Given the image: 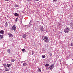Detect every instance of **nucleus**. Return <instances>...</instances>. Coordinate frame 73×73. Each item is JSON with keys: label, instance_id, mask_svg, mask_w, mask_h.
I'll use <instances>...</instances> for the list:
<instances>
[{"label": "nucleus", "instance_id": "obj_27", "mask_svg": "<svg viewBox=\"0 0 73 73\" xmlns=\"http://www.w3.org/2000/svg\"><path fill=\"white\" fill-rule=\"evenodd\" d=\"M15 27V25H14L12 27V28H14Z\"/></svg>", "mask_w": 73, "mask_h": 73}, {"label": "nucleus", "instance_id": "obj_25", "mask_svg": "<svg viewBox=\"0 0 73 73\" xmlns=\"http://www.w3.org/2000/svg\"><path fill=\"white\" fill-rule=\"evenodd\" d=\"M25 49H22V52H24V51H25Z\"/></svg>", "mask_w": 73, "mask_h": 73}, {"label": "nucleus", "instance_id": "obj_9", "mask_svg": "<svg viewBox=\"0 0 73 73\" xmlns=\"http://www.w3.org/2000/svg\"><path fill=\"white\" fill-rule=\"evenodd\" d=\"M19 14H17V13H15L14 15L15 16H19Z\"/></svg>", "mask_w": 73, "mask_h": 73}, {"label": "nucleus", "instance_id": "obj_3", "mask_svg": "<svg viewBox=\"0 0 73 73\" xmlns=\"http://www.w3.org/2000/svg\"><path fill=\"white\" fill-rule=\"evenodd\" d=\"M54 66V64H52L49 67L48 69H49V70H52V69H53Z\"/></svg>", "mask_w": 73, "mask_h": 73}, {"label": "nucleus", "instance_id": "obj_30", "mask_svg": "<svg viewBox=\"0 0 73 73\" xmlns=\"http://www.w3.org/2000/svg\"><path fill=\"white\" fill-rule=\"evenodd\" d=\"M71 46H73V43H72L71 44Z\"/></svg>", "mask_w": 73, "mask_h": 73}, {"label": "nucleus", "instance_id": "obj_16", "mask_svg": "<svg viewBox=\"0 0 73 73\" xmlns=\"http://www.w3.org/2000/svg\"><path fill=\"white\" fill-rule=\"evenodd\" d=\"M3 38V35H0V39L1 40V39H2Z\"/></svg>", "mask_w": 73, "mask_h": 73}, {"label": "nucleus", "instance_id": "obj_21", "mask_svg": "<svg viewBox=\"0 0 73 73\" xmlns=\"http://www.w3.org/2000/svg\"><path fill=\"white\" fill-rule=\"evenodd\" d=\"M7 67H9V66H10V64H7Z\"/></svg>", "mask_w": 73, "mask_h": 73}, {"label": "nucleus", "instance_id": "obj_11", "mask_svg": "<svg viewBox=\"0 0 73 73\" xmlns=\"http://www.w3.org/2000/svg\"><path fill=\"white\" fill-rule=\"evenodd\" d=\"M31 20H30V21L29 22V25H26V26L27 27V28H28V27H30V25H29L30 24H31Z\"/></svg>", "mask_w": 73, "mask_h": 73}, {"label": "nucleus", "instance_id": "obj_18", "mask_svg": "<svg viewBox=\"0 0 73 73\" xmlns=\"http://www.w3.org/2000/svg\"><path fill=\"white\" fill-rule=\"evenodd\" d=\"M27 63H24L23 64V66H25L27 65Z\"/></svg>", "mask_w": 73, "mask_h": 73}, {"label": "nucleus", "instance_id": "obj_7", "mask_svg": "<svg viewBox=\"0 0 73 73\" xmlns=\"http://www.w3.org/2000/svg\"><path fill=\"white\" fill-rule=\"evenodd\" d=\"M4 33V31L3 30L0 31V34H3Z\"/></svg>", "mask_w": 73, "mask_h": 73}, {"label": "nucleus", "instance_id": "obj_10", "mask_svg": "<svg viewBox=\"0 0 73 73\" xmlns=\"http://www.w3.org/2000/svg\"><path fill=\"white\" fill-rule=\"evenodd\" d=\"M38 72H41V68H39L38 70Z\"/></svg>", "mask_w": 73, "mask_h": 73}, {"label": "nucleus", "instance_id": "obj_19", "mask_svg": "<svg viewBox=\"0 0 73 73\" xmlns=\"http://www.w3.org/2000/svg\"><path fill=\"white\" fill-rule=\"evenodd\" d=\"M45 57H46V56L45 55H42V58H45Z\"/></svg>", "mask_w": 73, "mask_h": 73}, {"label": "nucleus", "instance_id": "obj_8", "mask_svg": "<svg viewBox=\"0 0 73 73\" xmlns=\"http://www.w3.org/2000/svg\"><path fill=\"white\" fill-rule=\"evenodd\" d=\"M70 25L71 27L73 29V23L71 22L70 23Z\"/></svg>", "mask_w": 73, "mask_h": 73}, {"label": "nucleus", "instance_id": "obj_24", "mask_svg": "<svg viewBox=\"0 0 73 73\" xmlns=\"http://www.w3.org/2000/svg\"><path fill=\"white\" fill-rule=\"evenodd\" d=\"M11 62H14V61H15V60L14 59H11Z\"/></svg>", "mask_w": 73, "mask_h": 73}, {"label": "nucleus", "instance_id": "obj_35", "mask_svg": "<svg viewBox=\"0 0 73 73\" xmlns=\"http://www.w3.org/2000/svg\"><path fill=\"white\" fill-rule=\"evenodd\" d=\"M5 65H6L5 64V65H4V66H5Z\"/></svg>", "mask_w": 73, "mask_h": 73}, {"label": "nucleus", "instance_id": "obj_31", "mask_svg": "<svg viewBox=\"0 0 73 73\" xmlns=\"http://www.w3.org/2000/svg\"><path fill=\"white\" fill-rule=\"evenodd\" d=\"M5 1H8V0H4Z\"/></svg>", "mask_w": 73, "mask_h": 73}, {"label": "nucleus", "instance_id": "obj_20", "mask_svg": "<svg viewBox=\"0 0 73 73\" xmlns=\"http://www.w3.org/2000/svg\"><path fill=\"white\" fill-rule=\"evenodd\" d=\"M49 55H50V56H52V53H49Z\"/></svg>", "mask_w": 73, "mask_h": 73}, {"label": "nucleus", "instance_id": "obj_36", "mask_svg": "<svg viewBox=\"0 0 73 73\" xmlns=\"http://www.w3.org/2000/svg\"><path fill=\"white\" fill-rule=\"evenodd\" d=\"M0 61H1V59H0Z\"/></svg>", "mask_w": 73, "mask_h": 73}, {"label": "nucleus", "instance_id": "obj_4", "mask_svg": "<svg viewBox=\"0 0 73 73\" xmlns=\"http://www.w3.org/2000/svg\"><path fill=\"white\" fill-rule=\"evenodd\" d=\"M39 31H42V32H43V31H44V28L41 26L40 28H39Z\"/></svg>", "mask_w": 73, "mask_h": 73}, {"label": "nucleus", "instance_id": "obj_29", "mask_svg": "<svg viewBox=\"0 0 73 73\" xmlns=\"http://www.w3.org/2000/svg\"><path fill=\"white\" fill-rule=\"evenodd\" d=\"M36 1H40V0H35Z\"/></svg>", "mask_w": 73, "mask_h": 73}, {"label": "nucleus", "instance_id": "obj_2", "mask_svg": "<svg viewBox=\"0 0 73 73\" xmlns=\"http://www.w3.org/2000/svg\"><path fill=\"white\" fill-rule=\"evenodd\" d=\"M70 31V28L69 27H66L65 28L64 30V32L66 33H68V32H69Z\"/></svg>", "mask_w": 73, "mask_h": 73}, {"label": "nucleus", "instance_id": "obj_14", "mask_svg": "<svg viewBox=\"0 0 73 73\" xmlns=\"http://www.w3.org/2000/svg\"><path fill=\"white\" fill-rule=\"evenodd\" d=\"M5 27H8V23L7 22H6L5 23Z\"/></svg>", "mask_w": 73, "mask_h": 73}, {"label": "nucleus", "instance_id": "obj_34", "mask_svg": "<svg viewBox=\"0 0 73 73\" xmlns=\"http://www.w3.org/2000/svg\"><path fill=\"white\" fill-rule=\"evenodd\" d=\"M36 24H37V23H36Z\"/></svg>", "mask_w": 73, "mask_h": 73}, {"label": "nucleus", "instance_id": "obj_15", "mask_svg": "<svg viewBox=\"0 0 73 73\" xmlns=\"http://www.w3.org/2000/svg\"><path fill=\"white\" fill-rule=\"evenodd\" d=\"M7 52L9 54H10L11 53V49H8L7 50Z\"/></svg>", "mask_w": 73, "mask_h": 73}, {"label": "nucleus", "instance_id": "obj_13", "mask_svg": "<svg viewBox=\"0 0 73 73\" xmlns=\"http://www.w3.org/2000/svg\"><path fill=\"white\" fill-rule=\"evenodd\" d=\"M49 64L47 63L46 64H45V66H46V69H48V68H47V67L48 66H49Z\"/></svg>", "mask_w": 73, "mask_h": 73}, {"label": "nucleus", "instance_id": "obj_32", "mask_svg": "<svg viewBox=\"0 0 73 73\" xmlns=\"http://www.w3.org/2000/svg\"><path fill=\"white\" fill-rule=\"evenodd\" d=\"M10 66H11V65H12V64H10Z\"/></svg>", "mask_w": 73, "mask_h": 73}, {"label": "nucleus", "instance_id": "obj_6", "mask_svg": "<svg viewBox=\"0 0 73 73\" xmlns=\"http://www.w3.org/2000/svg\"><path fill=\"white\" fill-rule=\"evenodd\" d=\"M16 27H12L11 30L12 31H13V30H14V31H16Z\"/></svg>", "mask_w": 73, "mask_h": 73}, {"label": "nucleus", "instance_id": "obj_17", "mask_svg": "<svg viewBox=\"0 0 73 73\" xmlns=\"http://www.w3.org/2000/svg\"><path fill=\"white\" fill-rule=\"evenodd\" d=\"M5 72H7V71H9V69L5 68Z\"/></svg>", "mask_w": 73, "mask_h": 73}, {"label": "nucleus", "instance_id": "obj_28", "mask_svg": "<svg viewBox=\"0 0 73 73\" xmlns=\"http://www.w3.org/2000/svg\"><path fill=\"white\" fill-rule=\"evenodd\" d=\"M18 20V18H17L16 19L15 21H17Z\"/></svg>", "mask_w": 73, "mask_h": 73}, {"label": "nucleus", "instance_id": "obj_33", "mask_svg": "<svg viewBox=\"0 0 73 73\" xmlns=\"http://www.w3.org/2000/svg\"><path fill=\"white\" fill-rule=\"evenodd\" d=\"M29 1H32V0H28Z\"/></svg>", "mask_w": 73, "mask_h": 73}, {"label": "nucleus", "instance_id": "obj_1", "mask_svg": "<svg viewBox=\"0 0 73 73\" xmlns=\"http://www.w3.org/2000/svg\"><path fill=\"white\" fill-rule=\"evenodd\" d=\"M43 38V40L44 41V42H46V43H48V42H49V40L47 36H45L44 38Z\"/></svg>", "mask_w": 73, "mask_h": 73}, {"label": "nucleus", "instance_id": "obj_26", "mask_svg": "<svg viewBox=\"0 0 73 73\" xmlns=\"http://www.w3.org/2000/svg\"><path fill=\"white\" fill-rule=\"evenodd\" d=\"M34 53H35V52L32 51V55H33V54H34Z\"/></svg>", "mask_w": 73, "mask_h": 73}, {"label": "nucleus", "instance_id": "obj_23", "mask_svg": "<svg viewBox=\"0 0 73 73\" xmlns=\"http://www.w3.org/2000/svg\"><path fill=\"white\" fill-rule=\"evenodd\" d=\"M57 0H53V1L54 3H55V2H56V1H57Z\"/></svg>", "mask_w": 73, "mask_h": 73}, {"label": "nucleus", "instance_id": "obj_22", "mask_svg": "<svg viewBox=\"0 0 73 73\" xmlns=\"http://www.w3.org/2000/svg\"><path fill=\"white\" fill-rule=\"evenodd\" d=\"M15 7H19V5L17 4H15Z\"/></svg>", "mask_w": 73, "mask_h": 73}, {"label": "nucleus", "instance_id": "obj_12", "mask_svg": "<svg viewBox=\"0 0 73 73\" xmlns=\"http://www.w3.org/2000/svg\"><path fill=\"white\" fill-rule=\"evenodd\" d=\"M27 37V34H23V38H25Z\"/></svg>", "mask_w": 73, "mask_h": 73}, {"label": "nucleus", "instance_id": "obj_5", "mask_svg": "<svg viewBox=\"0 0 73 73\" xmlns=\"http://www.w3.org/2000/svg\"><path fill=\"white\" fill-rule=\"evenodd\" d=\"M8 35L10 37H13V35H12L11 33H8Z\"/></svg>", "mask_w": 73, "mask_h": 73}]
</instances>
